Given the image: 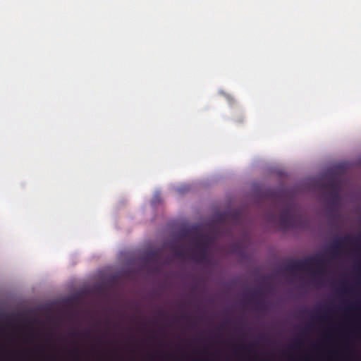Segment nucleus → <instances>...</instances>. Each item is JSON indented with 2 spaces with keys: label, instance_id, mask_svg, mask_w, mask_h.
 <instances>
[{
  "label": "nucleus",
  "instance_id": "1",
  "mask_svg": "<svg viewBox=\"0 0 361 361\" xmlns=\"http://www.w3.org/2000/svg\"><path fill=\"white\" fill-rule=\"evenodd\" d=\"M313 267L317 269V274L323 275L326 271V260L319 256L310 257L301 260L296 259L288 263L286 269L290 272L302 270L311 271Z\"/></svg>",
  "mask_w": 361,
  "mask_h": 361
},
{
  "label": "nucleus",
  "instance_id": "2",
  "mask_svg": "<svg viewBox=\"0 0 361 361\" xmlns=\"http://www.w3.org/2000/svg\"><path fill=\"white\" fill-rule=\"evenodd\" d=\"M279 226L282 230L301 228L305 226V220L290 207H286L280 213L279 217Z\"/></svg>",
  "mask_w": 361,
  "mask_h": 361
},
{
  "label": "nucleus",
  "instance_id": "3",
  "mask_svg": "<svg viewBox=\"0 0 361 361\" xmlns=\"http://www.w3.org/2000/svg\"><path fill=\"white\" fill-rule=\"evenodd\" d=\"M322 188L325 191L328 196L326 200L330 209L332 210L336 209L341 201V187L339 183L336 180L331 179L326 183L322 184Z\"/></svg>",
  "mask_w": 361,
  "mask_h": 361
},
{
  "label": "nucleus",
  "instance_id": "4",
  "mask_svg": "<svg viewBox=\"0 0 361 361\" xmlns=\"http://www.w3.org/2000/svg\"><path fill=\"white\" fill-rule=\"evenodd\" d=\"M193 240L196 247L192 250V258L200 263L205 262L208 257L207 238L201 236L198 238H194Z\"/></svg>",
  "mask_w": 361,
  "mask_h": 361
},
{
  "label": "nucleus",
  "instance_id": "5",
  "mask_svg": "<svg viewBox=\"0 0 361 361\" xmlns=\"http://www.w3.org/2000/svg\"><path fill=\"white\" fill-rule=\"evenodd\" d=\"M353 243V238L350 235H345L343 238L336 239L329 250L333 257L336 258L345 245H352Z\"/></svg>",
  "mask_w": 361,
  "mask_h": 361
},
{
  "label": "nucleus",
  "instance_id": "6",
  "mask_svg": "<svg viewBox=\"0 0 361 361\" xmlns=\"http://www.w3.org/2000/svg\"><path fill=\"white\" fill-rule=\"evenodd\" d=\"M361 310V301H356L355 303L348 306L345 309L346 312H359Z\"/></svg>",
  "mask_w": 361,
  "mask_h": 361
},
{
  "label": "nucleus",
  "instance_id": "7",
  "mask_svg": "<svg viewBox=\"0 0 361 361\" xmlns=\"http://www.w3.org/2000/svg\"><path fill=\"white\" fill-rule=\"evenodd\" d=\"M175 255L179 258H185V251L182 248L176 249L175 250Z\"/></svg>",
  "mask_w": 361,
  "mask_h": 361
},
{
  "label": "nucleus",
  "instance_id": "8",
  "mask_svg": "<svg viewBox=\"0 0 361 361\" xmlns=\"http://www.w3.org/2000/svg\"><path fill=\"white\" fill-rule=\"evenodd\" d=\"M340 292H341V293H343V294H348V293H350V292H351V288H350L348 286H347V285L344 284V285H343V286L340 288Z\"/></svg>",
  "mask_w": 361,
  "mask_h": 361
},
{
  "label": "nucleus",
  "instance_id": "9",
  "mask_svg": "<svg viewBox=\"0 0 361 361\" xmlns=\"http://www.w3.org/2000/svg\"><path fill=\"white\" fill-rule=\"evenodd\" d=\"M355 269H356V270H357L360 274H361V262H360V263H358V264L355 266Z\"/></svg>",
  "mask_w": 361,
  "mask_h": 361
},
{
  "label": "nucleus",
  "instance_id": "10",
  "mask_svg": "<svg viewBox=\"0 0 361 361\" xmlns=\"http://www.w3.org/2000/svg\"><path fill=\"white\" fill-rule=\"evenodd\" d=\"M317 319L320 321H324L326 319V317L325 315H319L317 317Z\"/></svg>",
  "mask_w": 361,
  "mask_h": 361
},
{
  "label": "nucleus",
  "instance_id": "11",
  "mask_svg": "<svg viewBox=\"0 0 361 361\" xmlns=\"http://www.w3.org/2000/svg\"><path fill=\"white\" fill-rule=\"evenodd\" d=\"M234 348H241L243 350H245V346L243 345H235Z\"/></svg>",
  "mask_w": 361,
  "mask_h": 361
},
{
  "label": "nucleus",
  "instance_id": "12",
  "mask_svg": "<svg viewBox=\"0 0 361 361\" xmlns=\"http://www.w3.org/2000/svg\"><path fill=\"white\" fill-rule=\"evenodd\" d=\"M257 304L261 307H264V302L261 300H258L257 301Z\"/></svg>",
  "mask_w": 361,
  "mask_h": 361
},
{
  "label": "nucleus",
  "instance_id": "13",
  "mask_svg": "<svg viewBox=\"0 0 361 361\" xmlns=\"http://www.w3.org/2000/svg\"><path fill=\"white\" fill-rule=\"evenodd\" d=\"M70 334H71V336H76L77 334L75 331H71L70 333Z\"/></svg>",
  "mask_w": 361,
  "mask_h": 361
}]
</instances>
